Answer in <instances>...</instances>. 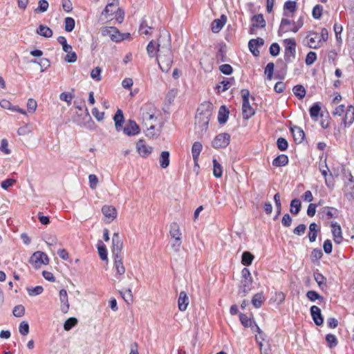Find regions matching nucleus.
Listing matches in <instances>:
<instances>
[{
  "instance_id": "1",
  "label": "nucleus",
  "mask_w": 354,
  "mask_h": 354,
  "mask_svg": "<svg viewBox=\"0 0 354 354\" xmlns=\"http://www.w3.org/2000/svg\"><path fill=\"white\" fill-rule=\"evenodd\" d=\"M158 45L157 62L161 71L167 72L171 67L173 56L171 50L170 35L167 31L160 32Z\"/></svg>"
},
{
  "instance_id": "2",
  "label": "nucleus",
  "mask_w": 354,
  "mask_h": 354,
  "mask_svg": "<svg viewBox=\"0 0 354 354\" xmlns=\"http://www.w3.org/2000/svg\"><path fill=\"white\" fill-rule=\"evenodd\" d=\"M157 111L156 106L152 104H145L140 108V119L147 129V136L153 137L155 135L152 131L155 128Z\"/></svg>"
},
{
  "instance_id": "3",
  "label": "nucleus",
  "mask_w": 354,
  "mask_h": 354,
  "mask_svg": "<svg viewBox=\"0 0 354 354\" xmlns=\"http://www.w3.org/2000/svg\"><path fill=\"white\" fill-rule=\"evenodd\" d=\"M212 105L210 103L202 104L198 108L195 117L196 129L200 134L206 131L212 115Z\"/></svg>"
},
{
  "instance_id": "4",
  "label": "nucleus",
  "mask_w": 354,
  "mask_h": 354,
  "mask_svg": "<svg viewBox=\"0 0 354 354\" xmlns=\"http://www.w3.org/2000/svg\"><path fill=\"white\" fill-rule=\"evenodd\" d=\"M115 127L117 131H123L128 136H133L140 133V127L134 120H129L123 127L124 115L121 109H118L113 116Z\"/></svg>"
},
{
  "instance_id": "5",
  "label": "nucleus",
  "mask_w": 354,
  "mask_h": 354,
  "mask_svg": "<svg viewBox=\"0 0 354 354\" xmlns=\"http://www.w3.org/2000/svg\"><path fill=\"white\" fill-rule=\"evenodd\" d=\"M286 45L284 58L286 62H291L295 57L296 43L294 39H286L284 40Z\"/></svg>"
},
{
  "instance_id": "6",
  "label": "nucleus",
  "mask_w": 354,
  "mask_h": 354,
  "mask_svg": "<svg viewBox=\"0 0 354 354\" xmlns=\"http://www.w3.org/2000/svg\"><path fill=\"white\" fill-rule=\"evenodd\" d=\"M230 141V136L227 133H220L212 141V147L215 149L225 148Z\"/></svg>"
},
{
  "instance_id": "7",
  "label": "nucleus",
  "mask_w": 354,
  "mask_h": 354,
  "mask_svg": "<svg viewBox=\"0 0 354 354\" xmlns=\"http://www.w3.org/2000/svg\"><path fill=\"white\" fill-rule=\"evenodd\" d=\"M30 261L35 266V267L37 268L40 267L41 264H48L49 259L46 253L37 251L32 254Z\"/></svg>"
},
{
  "instance_id": "8",
  "label": "nucleus",
  "mask_w": 354,
  "mask_h": 354,
  "mask_svg": "<svg viewBox=\"0 0 354 354\" xmlns=\"http://www.w3.org/2000/svg\"><path fill=\"white\" fill-rule=\"evenodd\" d=\"M122 248V242L121 241L118 233H115L112 239V252L113 257L121 256Z\"/></svg>"
},
{
  "instance_id": "9",
  "label": "nucleus",
  "mask_w": 354,
  "mask_h": 354,
  "mask_svg": "<svg viewBox=\"0 0 354 354\" xmlns=\"http://www.w3.org/2000/svg\"><path fill=\"white\" fill-rule=\"evenodd\" d=\"M291 24V21L288 19H283L281 20L280 27L279 29V35L281 36L283 33L287 32L288 31H292L294 32H297L299 29L303 26V23H301L298 27H292V28H287V26H290Z\"/></svg>"
},
{
  "instance_id": "10",
  "label": "nucleus",
  "mask_w": 354,
  "mask_h": 354,
  "mask_svg": "<svg viewBox=\"0 0 354 354\" xmlns=\"http://www.w3.org/2000/svg\"><path fill=\"white\" fill-rule=\"evenodd\" d=\"M136 148L138 153L142 157H147L151 153L153 148L145 145L143 140H139L136 144Z\"/></svg>"
},
{
  "instance_id": "11",
  "label": "nucleus",
  "mask_w": 354,
  "mask_h": 354,
  "mask_svg": "<svg viewBox=\"0 0 354 354\" xmlns=\"http://www.w3.org/2000/svg\"><path fill=\"white\" fill-rule=\"evenodd\" d=\"M102 212L104 217L107 220V222L109 223L113 221L116 218V209L113 206L104 205L102 208Z\"/></svg>"
},
{
  "instance_id": "12",
  "label": "nucleus",
  "mask_w": 354,
  "mask_h": 354,
  "mask_svg": "<svg viewBox=\"0 0 354 354\" xmlns=\"http://www.w3.org/2000/svg\"><path fill=\"white\" fill-rule=\"evenodd\" d=\"M59 300L61 302L60 309L63 313H66L69 310V303L68 299L67 292L64 289H62L59 293Z\"/></svg>"
},
{
  "instance_id": "13",
  "label": "nucleus",
  "mask_w": 354,
  "mask_h": 354,
  "mask_svg": "<svg viewBox=\"0 0 354 354\" xmlns=\"http://www.w3.org/2000/svg\"><path fill=\"white\" fill-rule=\"evenodd\" d=\"M264 44V40L262 38L252 39L248 43V46L250 51L254 56L259 55V50L257 47L262 46Z\"/></svg>"
},
{
  "instance_id": "14",
  "label": "nucleus",
  "mask_w": 354,
  "mask_h": 354,
  "mask_svg": "<svg viewBox=\"0 0 354 354\" xmlns=\"http://www.w3.org/2000/svg\"><path fill=\"white\" fill-rule=\"evenodd\" d=\"M102 34L104 36H109L111 40L115 41H119L121 40V36L118 32L116 29L112 27H105L102 29Z\"/></svg>"
},
{
  "instance_id": "15",
  "label": "nucleus",
  "mask_w": 354,
  "mask_h": 354,
  "mask_svg": "<svg viewBox=\"0 0 354 354\" xmlns=\"http://www.w3.org/2000/svg\"><path fill=\"white\" fill-rule=\"evenodd\" d=\"M310 314L316 325L321 326L323 324L324 319L319 308L313 306L310 308Z\"/></svg>"
},
{
  "instance_id": "16",
  "label": "nucleus",
  "mask_w": 354,
  "mask_h": 354,
  "mask_svg": "<svg viewBox=\"0 0 354 354\" xmlns=\"http://www.w3.org/2000/svg\"><path fill=\"white\" fill-rule=\"evenodd\" d=\"M252 26L250 29V33L252 34L255 28L266 26V21L262 15H254L252 18Z\"/></svg>"
},
{
  "instance_id": "17",
  "label": "nucleus",
  "mask_w": 354,
  "mask_h": 354,
  "mask_svg": "<svg viewBox=\"0 0 354 354\" xmlns=\"http://www.w3.org/2000/svg\"><path fill=\"white\" fill-rule=\"evenodd\" d=\"M189 304V298L187 293L181 291L179 295L178 306L180 311H185Z\"/></svg>"
},
{
  "instance_id": "18",
  "label": "nucleus",
  "mask_w": 354,
  "mask_h": 354,
  "mask_svg": "<svg viewBox=\"0 0 354 354\" xmlns=\"http://www.w3.org/2000/svg\"><path fill=\"white\" fill-rule=\"evenodd\" d=\"M226 22V17L222 15L220 19H214L212 23V30L213 32H218Z\"/></svg>"
},
{
  "instance_id": "19",
  "label": "nucleus",
  "mask_w": 354,
  "mask_h": 354,
  "mask_svg": "<svg viewBox=\"0 0 354 354\" xmlns=\"http://www.w3.org/2000/svg\"><path fill=\"white\" fill-rule=\"evenodd\" d=\"M242 113L243 118L245 120H248L254 115V111L250 106L249 101L243 102Z\"/></svg>"
},
{
  "instance_id": "20",
  "label": "nucleus",
  "mask_w": 354,
  "mask_h": 354,
  "mask_svg": "<svg viewBox=\"0 0 354 354\" xmlns=\"http://www.w3.org/2000/svg\"><path fill=\"white\" fill-rule=\"evenodd\" d=\"M252 285V279L248 278L241 279V286L239 288V293H243V296L246 295L251 289Z\"/></svg>"
},
{
  "instance_id": "21",
  "label": "nucleus",
  "mask_w": 354,
  "mask_h": 354,
  "mask_svg": "<svg viewBox=\"0 0 354 354\" xmlns=\"http://www.w3.org/2000/svg\"><path fill=\"white\" fill-rule=\"evenodd\" d=\"M290 131L292 133L295 142L301 143L304 140L305 133L300 127L294 126L293 127L290 128Z\"/></svg>"
},
{
  "instance_id": "22",
  "label": "nucleus",
  "mask_w": 354,
  "mask_h": 354,
  "mask_svg": "<svg viewBox=\"0 0 354 354\" xmlns=\"http://www.w3.org/2000/svg\"><path fill=\"white\" fill-rule=\"evenodd\" d=\"M202 148V145L199 142H195L192 145V153L196 166H198V157L201 152Z\"/></svg>"
},
{
  "instance_id": "23",
  "label": "nucleus",
  "mask_w": 354,
  "mask_h": 354,
  "mask_svg": "<svg viewBox=\"0 0 354 354\" xmlns=\"http://www.w3.org/2000/svg\"><path fill=\"white\" fill-rule=\"evenodd\" d=\"M332 233L333 235L334 241L339 244L342 243L343 237L342 236V230L339 225L337 224H332Z\"/></svg>"
},
{
  "instance_id": "24",
  "label": "nucleus",
  "mask_w": 354,
  "mask_h": 354,
  "mask_svg": "<svg viewBox=\"0 0 354 354\" xmlns=\"http://www.w3.org/2000/svg\"><path fill=\"white\" fill-rule=\"evenodd\" d=\"M354 121V107L353 106H347L345 111V115L344 118V122L345 124H351Z\"/></svg>"
},
{
  "instance_id": "25",
  "label": "nucleus",
  "mask_w": 354,
  "mask_h": 354,
  "mask_svg": "<svg viewBox=\"0 0 354 354\" xmlns=\"http://www.w3.org/2000/svg\"><path fill=\"white\" fill-rule=\"evenodd\" d=\"M114 267L118 274L121 275L124 274L125 268L123 266L122 256L114 257Z\"/></svg>"
},
{
  "instance_id": "26",
  "label": "nucleus",
  "mask_w": 354,
  "mask_h": 354,
  "mask_svg": "<svg viewBox=\"0 0 354 354\" xmlns=\"http://www.w3.org/2000/svg\"><path fill=\"white\" fill-rule=\"evenodd\" d=\"M36 32L38 35L46 38H49L53 36V30L49 27L44 25H39Z\"/></svg>"
},
{
  "instance_id": "27",
  "label": "nucleus",
  "mask_w": 354,
  "mask_h": 354,
  "mask_svg": "<svg viewBox=\"0 0 354 354\" xmlns=\"http://www.w3.org/2000/svg\"><path fill=\"white\" fill-rule=\"evenodd\" d=\"M169 234L173 239L181 238V232L179 225L173 222L170 225Z\"/></svg>"
},
{
  "instance_id": "28",
  "label": "nucleus",
  "mask_w": 354,
  "mask_h": 354,
  "mask_svg": "<svg viewBox=\"0 0 354 354\" xmlns=\"http://www.w3.org/2000/svg\"><path fill=\"white\" fill-rule=\"evenodd\" d=\"M229 111L225 106H221L218 111V121L220 124H225L228 118Z\"/></svg>"
},
{
  "instance_id": "29",
  "label": "nucleus",
  "mask_w": 354,
  "mask_h": 354,
  "mask_svg": "<svg viewBox=\"0 0 354 354\" xmlns=\"http://www.w3.org/2000/svg\"><path fill=\"white\" fill-rule=\"evenodd\" d=\"M160 166L162 169L167 168L169 165V152L164 151L160 153L159 158Z\"/></svg>"
},
{
  "instance_id": "30",
  "label": "nucleus",
  "mask_w": 354,
  "mask_h": 354,
  "mask_svg": "<svg viewBox=\"0 0 354 354\" xmlns=\"http://www.w3.org/2000/svg\"><path fill=\"white\" fill-rule=\"evenodd\" d=\"M158 45L153 40H151L147 46V51L150 57H154L158 54Z\"/></svg>"
},
{
  "instance_id": "31",
  "label": "nucleus",
  "mask_w": 354,
  "mask_h": 354,
  "mask_svg": "<svg viewBox=\"0 0 354 354\" xmlns=\"http://www.w3.org/2000/svg\"><path fill=\"white\" fill-rule=\"evenodd\" d=\"M288 156L284 154H281V155L278 156L277 158H275L273 160L272 164L275 167H281V166L286 165L288 164Z\"/></svg>"
},
{
  "instance_id": "32",
  "label": "nucleus",
  "mask_w": 354,
  "mask_h": 354,
  "mask_svg": "<svg viewBox=\"0 0 354 354\" xmlns=\"http://www.w3.org/2000/svg\"><path fill=\"white\" fill-rule=\"evenodd\" d=\"M319 230L317 225L315 223H312L309 226L308 238L310 242H314L317 238V234Z\"/></svg>"
},
{
  "instance_id": "33",
  "label": "nucleus",
  "mask_w": 354,
  "mask_h": 354,
  "mask_svg": "<svg viewBox=\"0 0 354 354\" xmlns=\"http://www.w3.org/2000/svg\"><path fill=\"white\" fill-rule=\"evenodd\" d=\"M68 47L69 49H67L66 51H64L66 53L64 60L68 63H73L77 60V55L76 53L72 50V46L70 45Z\"/></svg>"
},
{
  "instance_id": "34",
  "label": "nucleus",
  "mask_w": 354,
  "mask_h": 354,
  "mask_svg": "<svg viewBox=\"0 0 354 354\" xmlns=\"http://www.w3.org/2000/svg\"><path fill=\"white\" fill-rule=\"evenodd\" d=\"M301 209V202L299 199L295 198L290 203V211L292 214L297 215Z\"/></svg>"
},
{
  "instance_id": "35",
  "label": "nucleus",
  "mask_w": 354,
  "mask_h": 354,
  "mask_svg": "<svg viewBox=\"0 0 354 354\" xmlns=\"http://www.w3.org/2000/svg\"><path fill=\"white\" fill-rule=\"evenodd\" d=\"M254 258V255L250 252H244L242 254L241 263L244 266H248L252 264Z\"/></svg>"
},
{
  "instance_id": "36",
  "label": "nucleus",
  "mask_w": 354,
  "mask_h": 354,
  "mask_svg": "<svg viewBox=\"0 0 354 354\" xmlns=\"http://www.w3.org/2000/svg\"><path fill=\"white\" fill-rule=\"evenodd\" d=\"M213 174L216 178H220L223 174L222 166L216 160H213Z\"/></svg>"
},
{
  "instance_id": "37",
  "label": "nucleus",
  "mask_w": 354,
  "mask_h": 354,
  "mask_svg": "<svg viewBox=\"0 0 354 354\" xmlns=\"http://www.w3.org/2000/svg\"><path fill=\"white\" fill-rule=\"evenodd\" d=\"M118 5V0H113L112 2H110L107 4L104 11L102 12V15H112L115 10L113 8H116Z\"/></svg>"
},
{
  "instance_id": "38",
  "label": "nucleus",
  "mask_w": 354,
  "mask_h": 354,
  "mask_svg": "<svg viewBox=\"0 0 354 354\" xmlns=\"http://www.w3.org/2000/svg\"><path fill=\"white\" fill-rule=\"evenodd\" d=\"M293 93L294 94L299 97V99H302L306 95V89L305 88L300 84L296 85L293 87Z\"/></svg>"
},
{
  "instance_id": "39",
  "label": "nucleus",
  "mask_w": 354,
  "mask_h": 354,
  "mask_svg": "<svg viewBox=\"0 0 354 354\" xmlns=\"http://www.w3.org/2000/svg\"><path fill=\"white\" fill-rule=\"evenodd\" d=\"M264 300V297L262 293H257L254 295L252 299V304L256 308H259Z\"/></svg>"
},
{
  "instance_id": "40",
  "label": "nucleus",
  "mask_w": 354,
  "mask_h": 354,
  "mask_svg": "<svg viewBox=\"0 0 354 354\" xmlns=\"http://www.w3.org/2000/svg\"><path fill=\"white\" fill-rule=\"evenodd\" d=\"M120 293L127 304L133 301V295L130 288L127 289L125 292L120 291Z\"/></svg>"
},
{
  "instance_id": "41",
  "label": "nucleus",
  "mask_w": 354,
  "mask_h": 354,
  "mask_svg": "<svg viewBox=\"0 0 354 354\" xmlns=\"http://www.w3.org/2000/svg\"><path fill=\"white\" fill-rule=\"evenodd\" d=\"M65 23V30L67 32H71L75 28V20L71 17H66L64 21Z\"/></svg>"
},
{
  "instance_id": "42",
  "label": "nucleus",
  "mask_w": 354,
  "mask_h": 354,
  "mask_svg": "<svg viewBox=\"0 0 354 354\" xmlns=\"http://www.w3.org/2000/svg\"><path fill=\"white\" fill-rule=\"evenodd\" d=\"M77 323V319L74 317H71L68 319L64 325V328L65 330H71L73 326H75Z\"/></svg>"
},
{
  "instance_id": "43",
  "label": "nucleus",
  "mask_w": 354,
  "mask_h": 354,
  "mask_svg": "<svg viewBox=\"0 0 354 354\" xmlns=\"http://www.w3.org/2000/svg\"><path fill=\"white\" fill-rule=\"evenodd\" d=\"M31 131L32 129L30 127L28 124H25L18 129L17 133L20 136H24L31 133Z\"/></svg>"
},
{
  "instance_id": "44",
  "label": "nucleus",
  "mask_w": 354,
  "mask_h": 354,
  "mask_svg": "<svg viewBox=\"0 0 354 354\" xmlns=\"http://www.w3.org/2000/svg\"><path fill=\"white\" fill-rule=\"evenodd\" d=\"M27 290L30 296H36L41 294V292L44 290V288L41 286H37L35 288H28Z\"/></svg>"
},
{
  "instance_id": "45",
  "label": "nucleus",
  "mask_w": 354,
  "mask_h": 354,
  "mask_svg": "<svg viewBox=\"0 0 354 354\" xmlns=\"http://www.w3.org/2000/svg\"><path fill=\"white\" fill-rule=\"evenodd\" d=\"M12 313L14 316L21 317L25 313V308L22 305L16 306L13 309Z\"/></svg>"
},
{
  "instance_id": "46",
  "label": "nucleus",
  "mask_w": 354,
  "mask_h": 354,
  "mask_svg": "<svg viewBox=\"0 0 354 354\" xmlns=\"http://www.w3.org/2000/svg\"><path fill=\"white\" fill-rule=\"evenodd\" d=\"M317 59V55L315 52L310 51L309 52L306 57V64L308 66L312 65Z\"/></svg>"
},
{
  "instance_id": "47",
  "label": "nucleus",
  "mask_w": 354,
  "mask_h": 354,
  "mask_svg": "<svg viewBox=\"0 0 354 354\" xmlns=\"http://www.w3.org/2000/svg\"><path fill=\"white\" fill-rule=\"evenodd\" d=\"M19 332L22 335H27L29 333V325L28 322L24 321L21 322L19 327Z\"/></svg>"
},
{
  "instance_id": "48",
  "label": "nucleus",
  "mask_w": 354,
  "mask_h": 354,
  "mask_svg": "<svg viewBox=\"0 0 354 354\" xmlns=\"http://www.w3.org/2000/svg\"><path fill=\"white\" fill-rule=\"evenodd\" d=\"M277 147L281 151H285L287 149L288 144L287 140L283 138H279L277 142Z\"/></svg>"
},
{
  "instance_id": "49",
  "label": "nucleus",
  "mask_w": 354,
  "mask_h": 354,
  "mask_svg": "<svg viewBox=\"0 0 354 354\" xmlns=\"http://www.w3.org/2000/svg\"><path fill=\"white\" fill-rule=\"evenodd\" d=\"M97 250H98V254H99L100 259L102 261H106L107 260V253H106V250L105 246L104 245L99 244L97 246Z\"/></svg>"
},
{
  "instance_id": "50",
  "label": "nucleus",
  "mask_w": 354,
  "mask_h": 354,
  "mask_svg": "<svg viewBox=\"0 0 354 354\" xmlns=\"http://www.w3.org/2000/svg\"><path fill=\"white\" fill-rule=\"evenodd\" d=\"M274 68V63L270 62L267 64V66L265 68V74L267 75V77L268 80H271L272 77Z\"/></svg>"
},
{
  "instance_id": "51",
  "label": "nucleus",
  "mask_w": 354,
  "mask_h": 354,
  "mask_svg": "<svg viewBox=\"0 0 354 354\" xmlns=\"http://www.w3.org/2000/svg\"><path fill=\"white\" fill-rule=\"evenodd\" d=\"M323 8L322 6L317 5L313 9V17L315 19H319L322 14Z\"/></svg>"
},
{
  "instance_id": "52",
  "label": "nucleus",
  "mask_w": 354,
  "mask_h": 354,
  "mask_svg": "<svg viewBox=\"0 0 354 354\" xmlns=\"http://www.w3.org/2000/svg\"><path fill=\"white\" fill-rule=\"evenodd\" d=\"M101 72L102 70L100 67H95L93 68L91 73V77L97 81H100L101 80Z\"/></svg>"
},
{
  "instance_id": "53",
  "label": "nucleus",
  "mask_w": 354,
  "mask_h": 354,
  "mask_svg": "<svg viewBox=\"0 0 354 354\" xmlns=\"http://www.w3.org/2000/svg\"><path fill=\"white\" fill-rule=\"evenodd\" d=\"M88 181H89V185L90 187L92 189H95L97 187V185L98 183V178L95 174H90L88 176Z\"/></svg>"
},
{
  "instance_id": "54",
  "label": "nucleus",
  "mask_w": 354,
  "mask_h": 354,
  "mask_svg": "<svg viewBox=\"0 0 354 354\" xmlns=\"http://www.w3.org/2000/svg\"><path fill=\"white\" fill-rule=\"evenodd\" d=\"M280 52V47L277 43H273L270 47V53L272 56H277Z\"/></svg>"
},
{
  "instance_id": "55",
  "label": "nucleus",
  "mask_w": 354,
  "mask_h": 354,
  "mask_svg": "<svg viewBox=\"0 0 354 354\" xmlns=\"http://www.w3.org/2000/svg\"><path fill=\"white\" fill-rule=\"evenodd\" d=\"M37 102L32 99V98H30L28 99V102H27V109L28 110L30 111V112H35L37 109Z\"/></svg>"
},
{
  "instance_id": "56",
  "label": "nucleus",
  "mask_w": 354,
  "mask_h": 354,
  "mask_svg": "<svg viewBox=\"0 0 354 354\" xmlns=\"http://www.w3.org/2000/svg\"><path fill=\"white\" fill-rule=\"evenodd\" d=\"M73 97L71 93L66 92H63L59 95V99L62 101L66 102L68 105L71 104Z\"/></svg>"
},
{
  "instance_id": "57",
  "label": "nucleus",
  "mask_w": 354,
  "mask_h": 354,
  "mask_svg": "<svg viewBox=\"0 0 354 354\" xmlns=\"http://www.w3.org/2000/svg\"><path fill=\"white\" fill-rule=\"evenodd\" d=\"M15 182H16L15 179L8 178L1 182V186L3 189H7L9 187H12Z\"/></svg>"
},
{
  "instance_id": "58",
  "label": "nucleus",
  "mask_w": 354,
  "mask_h": 354,
  "mask_svg": "<svg viewBox=\"0 0 354 354\" xmlns=\"http://www.w3.org/2000/svg\"><path fill=\"white\" fill-rule=\"evenodd\" d=\"M48 3L46 0H40L39 1V7L35 10V11L44 12L48 10Z\"/></svg>"
},
{
  "instance_id": "59",
  "label": "nucleus",
  "mask_w": 354,
  "mask_h": 354,
  "mask_svg": "<svg viewBox=\"0 0 354 354\" xmlns=\"http://www.w3.org/2000/svg\"><path fill=\"white\" fill-rule=\"evenodd\" d=\"M284 10H288L290 12H294L296 10V2L288 1L285 3Z\"/></svg>"
},
{
  "instance_id": "60",
  "label": "nucleus",
  "mask_w": 354,
  "mask_h": 354,
  "mask_svg": "<svg viewBox=\"0 0 354 354\" xmlns=\"http://www.w3.org/2000/svg\"><path fill=\"white\" fill-rule=\"evenodd\" d=\"M306 297L308 299L312 301H315L316 299H321L322 297L314 290H309L306 293Z\"/></svg>"
},
{
  "instance_id": "61",
  "label": "nucleus",
  "mask_w": 354,
  "mask_h": 354,
  "mask_svg": "<svg viewBox=\"0 0 354 354\" xmlns=\"http://www.w3.org/2000/svg\"><path fill=\"white\" fill-rule=\"evenodd\" d=\"M239 318H240V321H241V324L245 327H249L251 326L252 322H251L250 319L248 318V316H246L245 315L241 313L239 315Z\"/></svg>"
},
{
  "instance_id": "62",
  "label": "nucleus",
  "mask_w": 354,
  "mask_h": 354,
  "mask_svg": "<svg viewBox=\"0 0 354 354\" xmlns=\"http://www.w3.org/2000/svg\"><path fill=\"white\" fill-rule=\"evenodd\" d=\"M321 110V107L317 104H314L310 109V115L312 118H316L318 116L319 112Z\"/></svg>"
},
{
  "instance_id": "63",
  "label": "nucleus",
  "mask_w": 354,
  "mask_h": 354,
  "mask_svg": "<svg viewBox=\"0 0 354 354\" xmlns=\"http://www.w3.org/2000/svg\"><path fill=\"white\" fill-rule=\"evenodd\" d=\"M0 151H3L6 154H10V150L8 149V142L7 140L3 139L1 142Z\"/></svg>"
},
{
  "instance_id": "64",
  "label": "nucleus",
  "mask_w": 354,
  "mask_h": 354,
  "mask_svg": "<svg viewBox=\"0 0 354 354\" xmlns=\"http://www.w3.org/2000/svg\"><path fill=\"white\" fill-rule=\"evenodd\" d=\"M181 243V238H177L171 241V245L175 252H178L180 248Z\"/></svg>"
}]
</instances>
